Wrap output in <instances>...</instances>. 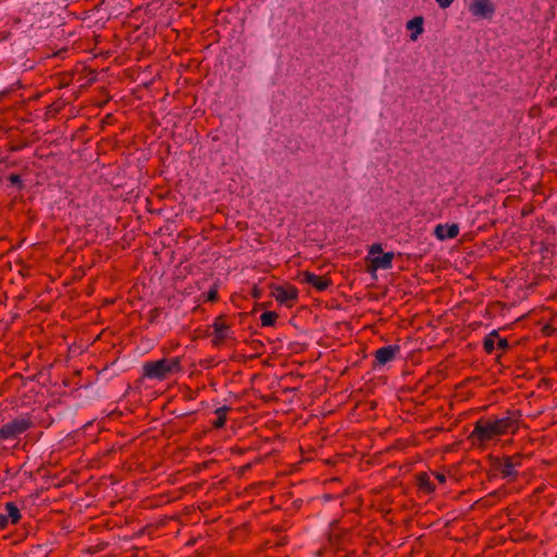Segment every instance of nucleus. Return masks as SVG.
<instances>
[{"mask_svg": "<svg viewBox=\"0 0 557 557\" xmlns=\"http://www.w3.org/2000/svg\"><path fill=\"white\" fill-rule=\"evenodd\" d=\"M512 428L513 421L507 417L493 421H479L473 430L472 435L480 441H488L495 436L511 431Z\"/></svg>", "mask_w": 557, "mask_h": 557, "instance_id": "nucleus-1", "label": "nucleus"}, {"mask_svg": "<svg viewBox=\"0 0 557 557\" xmlns=\"http://www.w3.org/2000/svg\"><path fill=\"white\" fill-rule=\"evenodd\" d=\"M397 350V348L392 346L382 347L376 350L375 358L379 363L385 364L395 357Z\"/></svg>", "mask_w": 557, "mask_h": 557, "instance_id": "nucleus-11", "label": "nucleus"}, {"mask_svg": "<svg viewBox=\"0 0 557 557\" xmlns=\"http://www.w3.org/2000/svg\"><path fill=\"white\" fill-rule=\"evenodd\" d=\"M369 261L373 271L388 269L394 258L393 252H383L380 245H373L369 250Z\"/></svg>", "mask_w": 557, "mask_h": 557, "instance_id": "nucleus-3", "label": "nucleus"}, {"mask_svg": "<svg viewBox=\"0 0 557 557\" xmlns=\"http://www.w3.org/2000/svg\"><path fill=\"white\" fill-rule=\"evenodd\" d=\"M406 28L409 32V37L412 41H417L418 38L424 32V20L422 16H416L406 23Z\"/></svg>", "mask_w": 557, "mask_h": 557, "instance_id": "nucleus-7", "label": "nucleus"}, {"mask_svg": "<svg viewBox=\"0 0 557 557\" xmlns=\"http://www.w3.org/2000/svg\"><path fill=\"white\" fill-rule=\"evenodd\" d=\"M458 233L459 227L457 224H441L435 227V235L441 240L454 238Z\"/></svg>", "mask_w": 557, "mask_h": 557, "instance_id": "nucleus-8", "label": "nucleus"}, {"mask_svg": "<svg viewBox=\"0 0 557 557\" xmlns=\"http://www.w3.org/2000/svg\"><path fill=\"white\" fill-rule=\"evenodd\" d=\"M271 295L278 301L281 305L290 307L292 304L298 297V290L295 286L286 284V285H273L271 287Z\"/></svg>", "mask_w": 557, "mask_h": 557, "instance_id": "nucleus-4", "label": "nucleus"}, {"mask_svg": "<svg viewBox=\"0 0 557 557\" xmlns=\"http://www.w3.org/2000/svg\"><path fill=\"white\" fill-rule=\"evenodd\" d=\"M420 485L422 488H424L425 491H432L435 486L434 484L430 483L428 480L425 479H421V482H420Z\"/></svg>", "mask_w": 557, "mask_h": 557, "instance_id": "nucleus-15", "label": "nucleus"}, {"mask_svg": "<svg viewBox=\"0 0 557 557\" xmlns=\"http://www.w3.org/2000/svg\"><path fill=\"white\" fill-rule=\"evenodd\" d=\"M484 346L487 351H493L495 348L504 349L507 347V341L500 338L497 334H490L485 339Z\"/></svg>", "mask_w": 557, "mask_h": 557, "instance_id": "nucleus-12", "label": "nucleus"}, {"mask_svg": "<svg viewBox=\"0 0 557 557\" xmlns=\"http://www.w3.org/2000/svg\"><path fill=\"white\" fill-rule=\"evenodd\" d=\"M215 330H216V332L219 333V336H221V337H222V336H224V335H225V334H224L225 327H224V325H223L222 323L216 322V323H215Z\"/></svg>", "mask_w": 557, "mask_h": 557, "instance_id": "nucleus-17", "label": "nucleus"}, {"mask_svg": "<svg viewBox=\"0 0 557 557\" xmlns=\"http://www.w3.org/2000/svg\"><path fill=\"white\" fill-rule=\"evenodd\" d=\"M302 278L306 283L314 286L319 290H324L329 286V281L310 272H305Z\"/></svg>", "mask_w": 557, "mask_h": 557, "instance_id": "nucleus-9", "label": "nucleus"}, {"mask_svg": "<svg viewBox=\"0 0 557 557\" xmlns=\"http://www.w3.org/2000/svg\"><path fill=\"white\" fill-rule=\"evenodd\" d=\"M5 511H7V516L0 517L1 525L7 524L9 521L11 523H16L20 520V517H21L20 510L17 509V507L15 505H13L11 503L7 504Z\"/></svg>", "mask_w": 557, "mask_h": 557, "instance_id": "nucleus-10", "label": "nucleus"}, {"mask_svg": "<svg viewBox=\"0 0 557 557\" xmlns=\"http://www.w3.org/2000/svg\"><path fill=\"white\" fill-rule=\"evenodd\" d=\"M435 479L438 481V483L443 484L446 481V476L442 473H436Z\"/></svg>", "mask_w": 557, "mask_h": 557, "instance_id": "nucleus-18", "label": "nucleus"}, {"mask_svg": "<svg viewBox=\"0 0 557 557\" xmlns=\"http://www.w3.org/2000/svg\"><path fill=\"white\" fill-rule=\"evenodd\" d=\"M440 8L447 9L449 8L455 0H435Z\"/></svg>", "mask_w": 557, "mask_h": 557, "instance_id": "nucleus-16", "label": "nucleus"}, {"mask_svg": "<svg viewBox=\"0 0 557 557\" xmlns=\"http://www.w3.org/2000/svg\"><path fill=\"white\" fill-rule=\"evenodd\" d=\"M176 359H161L154 362H148L144 366L145 375L149 379L162 380L170 373L177 370Z\"/></svg>", "mask_w": 557, "mask_h": 557, "instance_id": "nucleus-2", "label": "nucleus"}, {"mask_svg": "<svg viewBox=\"0 0 557 557\" xmlns=\"http://www.w3.org/2000/svg\"><path fill=\"white\" fill-rule=\"evenodd\" d=\"M469 11L475 17L488 18L494 13V5L490 0H472L469 3Z\"/></svg>", "mask_w": 557, "mask_h": 557, "instance_id": "nucleus-5", "label": "nucleus"}, {"mask_svg": "<svg viewBox=\"0 0 557 557\" xmlns=\"http://www.w3.org/2000/svg\"><path fill=\"white\" fill-rule=\"evenodd\" d=\"M277 319V314L273 311L263 312L260 317V321L262 326H272L274 325Z\"/></svg>", "mask_w": 557, "mask_h": 557, "instance_id": "nucleus-13", "label": "nucleus"}, {"mask_svg": "<svg viewBox=\"0 0 557 557\" xmlns=\"http://www.w3.org/2000/svg\"><path fill=\"white\" fill-rule=\"evenodd\" d=\"M225 411H226V408H220L216 410V413H218L216 426H222L224 424Z\"/></svg>", "mask_w": 557, "mask_h": 557, "instance_id": "nucleus-14", "label": "nucleus"}, {"mask_svg": "<svg viewBox=\"0 0 557 557\" xmlns=\"http://www.w3.org/2000/svg\"><path fill=\"white\" fill-rule=\"evenodd\" d=\"M29 425L28 420L21 419L16 420L10 424L4 425L0 429V440L12 437L23 431H25Z\"/></svg>", "mask_w": 557, "mask_h": 557, "instance_id": "nucleus-6", "label": "nucleus"}, {"mask_svg": "<svg viewBox=\"0 0 557 557\" xmlns=\"http://www.w3.org/2000/svg\"><path fill=\"white\" fill-rule=\"evenodd\" d=\"M214 298V294H210V299H213Z\"/></svg>", "mask_w": 557, "mask_h": 557, "instance_id": "nucleus-19", "label": "nucleus"}]
</instances>
